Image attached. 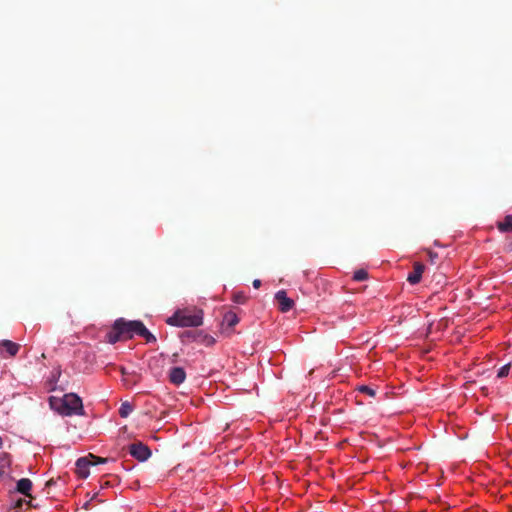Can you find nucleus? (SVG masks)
Masks as SVG:
<instances>
[{
  "label": "nucleus",
  "mask_w": 512,
  "mask_h": 512,
  "mask_svg": "<svg viewBox=\"0 0 512 512\" xmlns=\"http://www.w3.org/2000/svg\"><path fill=\"white\" fill-rule=\"evenodd\" d=\"M141 327V321L134 320L128 321L124 318L117 319L111 330L106 334V341L110 344H115L118 341L131 339L135 334L138 335V330Z\"/></svg>",
  "instance_id": "obj_1"
},
{
  "label": "nucleus",
  "mask_w": 512,
  "mask_h": 512,
  "mask_svg": "<svg viewBox=\"0 0 512 512\" xmlns=\"http://www.w3.org/2000/svg\"><path fill=\"white\" fill-rule=\"evenodd\" d=\"M166 323L177 327H198L203 323V311L198 308H185L177 310Z\"/></svg>",
  "instance_id": "obj_2"
},
{
  "label": "nucleus",
  "mask_w": 512,
  "mask_h": 512,
  "mask_svg": "<svg viewBox=\"0 0 512 512\" xmlns=\"http://www.w3.org/2000/svg\"><path fill=\"white\" fill-rule=\"evenodd\" d=\"M59 411L61 414L67 416L73 414L83 415L84 408L82 399L74 393L65 394L61 400V409H59Z\"/></svg>",
  "instance_id": "obj_3"
},
{
  "label": "nucleus",
  "mask_w": 512,
  "mask_h": 512,
  "mask_svg": "<svg viewBox=\"0 0 512 512\" xmlns=\"http://www.w3.org/2000/svg\"><path fill=\"white\" fill-rule=\"evenodd\" d=\"M129 453L141 462L146 461L151 456V450L142 442H135L129 445Z\"/></svg>",
  "instance_id": "obj_4"
},
{
  "label": "nucleus",
  "mask_w": 512,
  "mask_h": 512,
  "mask_svg": "<svg viewBox=\"0 0 512 512\" xmlns=\"http://www.w3.org/2000/svg\"><path fill=\"white\" fill-rule=\"evenodd\" d=\"M275 300L278 303V308L281 312H288L294 306V301L287 296L286 291L280 290L275 294Z\"/></svg>",
  "instance_id": "obj_5"
},
{
  "label": "nucleus",
  "mask_w": 512,
  "mask_h": 512,
  "mask_svg": "<svg viewBox=\"0 0 512 512\" xmlns=\"http://www.w3.org/2000/svg\"><path fill=\"white\" fill-rule=\"evenodd\" d=\"M168 379L171 384L179 386L186 380V372L182 367H172L168 372Z\"/></svg>",
  "instance_id": "obj_6"
},
{
  "label": "nucleus",
  "mask_w": 512,
  "mask_h": 512,
  "mask_svg": "<svg viewBox=\"0 0 512 512\" xmlns=\"http://www.w3.org/2000/svg\"><path fill=\"white\" fill-rule=\"evenodd\" d=\"M20 349V345L10 341V340H2L0 341V356L5 357V353L13 357L15 356Z\"/></svg>",
  "instance_id": "obj_7"
},
{
  "label": "nucleus",
  "mask_w": 512,
  "mask_h": 512,
  "mask_svg": "<svg viewBox=\"0 0 512 512\" xmlns=\"http://www.w3.org/2000/svg\"><path fill=\"white\" fill-rule=\"evenodd\" d=\"M91 460L89 457H81L76 461V473L80 478H87L89 476V467Z\"/></svg>",
  "instance_id": "obj_8"
},
{
  "label": "nucleus",
  "mask_w": 512,
  "mask_h": 512,
  "mask_svg": "<svg viewBox=\"0 0 512 512\" xmlns=\"http://www.w3.org/2000/svg\"><path fill=\"white\" fill-rule=\"evenodd\" d=\"M424 270H425L424 264H422L420 262H415L413 265V272H411L408 275L407 281L412 285L419 283Z\"/></svg>",
  "instance_id": "obj_9"
},
{
  "label": "nucleus",
  "mask_w": 512,
  "mask_h": 512,
  "mask_svg": "<svg viewBox=\"0 0 512 512\" xmlns=\"http://www.w3.org/2000/svg\"><path fill=\"white\" fill-rule=\"evenodd\" d=\"M32 482L28 478H22L17 482V491L25 496H30Z\"/></svg>",
  "instance_id": "obj_10"
},
{
  "label": "nucleus",
  "mask_w": 512,
  "mask_h": 512,
  "mask_svg": "<svg viewBox=\"0 0 512 512\" xmlns=\"http://www.w3.org/2000/svg\"><path fill=\"white\" fill-rule=\"evenodd\" d=\"M238 322V316L234 312L228 311L223 316L222 325H226L228 328H233Z\"/></svg>",
  "instance_id": "obj_11"
},
{
  "label": "nucleus",
  "mask_w": 512,
  "mask_h": 512,
  "mask_svg": "<svg viewBox=\"0 0 512 512\" xmlns=\"http://www.w3.org/2000/svg\"><path fill=\"white\" fill-rule=\"evenodd\" d=\"M138 336H141L145 339L147 343H155L156 337L145 327L143 322H141V327L138 330Z\"/></svg>",
  "instance_id": "obj_12"
},
{
  "label": "nucleus",
  "mask_w": 512,
  "mask_h": 512,
  "mask_svg": "<svg viewBox=\"0 0 512 512\" xmlns=\"http://www.w3.org/2000/svg\"><path fill=\"white\" fill-rule=\"evenodd\" d=\"M497 228L501 232H512V215H507L503 221L498 222Z\"/></svg>",
  "instance_id": "obj_13"
},
{
  "label": "nucleus",
  "mask_w": 512,
  "mask_h": 512,
  "mask_svg": "<svg viewBox=\"0 0 512 512\" xmlns=\"http://www.w3.org/2000/svg\"><path fill=\"white\" fill-rule=\"evenodd\" d=\"M133 411V406L128 401L123 402L119 408V415L122 418H127L130 413Z\"/></svg>",
  "instance_id": "obj_14"
},
{
  "label": "nucleus",
  "mask_w": 512,
  "mask_h": 512,
  "mask_svg": "<svg viewBox=\"0 0 512 512\" xmlns=\"http://www.w3.org/2000/svg\"><path fill=\"white\" fill-rule=\"evenodd\" d=\"M9 466V459L6 454L1 453L0 454V478H2L6 471L5 469Z\"/></svg>",
  "instance_id": "obj_15"
},
{
  "label": "nucleus",
  "mask_w": 512,
  "mask_h": 512,
  "mask_svg": "<svg viewBox=\"0 0 512 512\" xmlns=\"http://www.w3.org/2000/svg\"><path fill=\"white\" fill-rule=\"evenodd\" d=\"M368 278V273L366 270L364 269H359L357 271L354 272V275H353V279L355 281H364Z\"/></svg>",
  "instance_id": "obj_16"
},
{
  "label": "nucleus",
  "mask_w": 512,
  "mask_h": 512,
  "mask_svg": "<svg viewBox=\"0 0 512 512\" xmlns=\"http://www.w3.org/2000/svg\"><path fill=\"white\" fill-rule=\"evenodd\" d=\"M88 457L91 460V466L98 465V464H104L108 461L107 458L98 457L93 454H89Z\"/></svg>",
  "instance_id": "obj_17"
},
{
  "label": "nucleus",
  "mask_w": 512,
  "mask_h": 512,
  "mask_svg": "<svg viewBox=\"0 0 512 512\" xmlns=\"http://www.w3.org/2000/svg\"><path fill=\"white\" fill-rule=\"evenodd\" d=\"M358 391L361 393H364L370 397H374L376 395V391L373 388L366 386V385L360 386L358 388Z\"/></svg>",
  "instance_id": "obj_18"
},
{
  "label": "nucleus",
  "mask_w": 512,
  "mask_h": 512,
  "mask_svg": "<svg viewBox=\"0 0 512 512\" xmlns=\"http://www.w3.org/2000/svg\"><path fill=\"white\" fill-rule=\"evenodd\" d=\"M233 300H234V302H236L238 304H244L247 300V297L244 293L239 292V293H235L233 295Z\"/></svg>",
  "instance_id": "obj_19"
},
{
  "label": "nucleus",
  "mask_w": 512,
  "mask_h": 512,
  "mask_svg": "<svg viewBox=\"0 0 512 512\" xmlns=\"http://www.w3.org/2000/svg\"><path fill=\"white\" fill-rule=\"evenodd\" d=\"M509 370H510V364H506V365L502 366V367L498 370L497 376H498L499 378L506 377V376L509 374Z\"/></svg>",
  "instance_id": "obj_20"
},
{
  "label": "nucleus",
  "mask_w": 512,
  "mask_h": 512,
  "mask_svg": "<svg viewBox=\"0 0 512 512\" xmlns=\"http://www.w3.org/2000/svg\"><path fill=\"white\" fill-rule=\"evenodd\" d=\"M252 284L254 288L258 289L261 286V280L255 279Z\"/></svg>",
  "instance_id": "obj_21"
},
{
  "label": "nucleus",
  "mask_w": 512,
  "mask_h": 512,
  "mask_svg": "<svg viewBox=\"0 0 512 512\" xmlns=\"http://www.w3.org/2000/svg\"><path fill=\"white\" fill-rule=\"evenodd\" d=\"M53 484H55V481H54L53 479H50V480H49V481H47V483H46V485H47V486H51V485H53Z\"/></svg>",
  "instance_id": "obj_22"
},
{
  "label": "nucleus",
  "mask_w": 512,
  "mask_h": 512,
  "mask_svg": "<svg viewBox=\"0 0 512 512\" xmlns=\"http://www.w3.org/2000/svg\"><path fill=\"white\" fill-rule=\"evenodd\" d=\"M177 356H178V354H177V353H174V354L172 355V359H171V361H172L173 363H174V362H176V358H177Z\"/></svg>",
  "instance_id": "obj_23"
},
{
  "label": "nucleus",
  "mask_w": 512,
  "mask_h": 512,
  "mask_svg": "<svg viewBox=\"0 0 512 512\" xmlns=\"http://www.w3.org/2000/svg\"><path fill=\"white\" fill-rule=\"evenodd\" d=\"M105 486H109V482L108 481H106L104 484L101 485L102 488L105 487Z\"/></svg>",
  "instance_id": "obj_24"
},
{
  "label": "nucleus",
  "mask_w": 512,
  "mask_h": 512,
  "mask_svg": "<svg viewBox=\"0 0 512 512\" xmlns=\"http://www.w3.org/2000/svg\"><path fill=\"white\" fill-rule=\"evenodd\" d=\"M89 504H90V502H86L85 505H84V508L88 509Z\"/></svg>",
  "instance_id": "obj_25"
},
{
  "label": "nucleus",
  "mask_w": 512,
  "mask_h": 512,
  "mask_svg": "<svg viewBox=\"0 0 512 512\" xmlns=\"http://www.w3.org/2000/svg\"><path fill=\"white\" fill-rule=\"evenodd\" d=\"M22 503H23V500H19V501L17 502V505H18V506H20V505H22Z\"/></svg>",
  "instance_id": "obj_26"
},
{
  "label": "nucleus",
  "mask_w": 512,
  "mask_h": 512,
  "mask_svg": "<svg viewBox=\"0 0 512 512\" xmlns=\"http://www.w3.org/2000/svg\"><path fill=\"white\" fill-rule=\"evenodd\" d=\"M121 373H122V374H125V370H124V368H122V369H121Z\"/></svg>",
  "instance_id": "obj_27"
}]
</instances>
